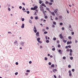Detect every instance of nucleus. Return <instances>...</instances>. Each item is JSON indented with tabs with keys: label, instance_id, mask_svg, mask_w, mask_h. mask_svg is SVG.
<instances>
[{
	"label": "nucleus",
	"instance_id": "1",
	"mask_svg": "<svg viewBox=\"0 0 78 78\" xmlns=\"http://www.w3.org/2000/svg\"><path fill=\"white\" fill-rule=\"evenodd\" d=\"M34 33H36L37 32V30H36V26H34Z\"/></svg>",
	"mask_w": 78,
	"mask_h": 78
},
{
	"label": "nucleus",
	"instance_id": "2",
	"mask_svg": "<svg viewBox=\"0 0 78 78\" xmlns=\"http://www.w3.org/2000/svg\"><path fill=\"white\" fill-rule=\"evenodd\" d=\"M40 8V9L41 11H43V12H44V8H43V7L42 6H41Z\"/></svg>",
	"mask_w": 78,
	"mask_h": 78
},
{
	"label": "nucleus",
	"instance_id": "3",
	"mask_svg": "<svg viewBox=\"0 0 78 78\" xmlns=\"http://www.w3.org/2000/svg\"><path fill=\"white\" fill-rule=\"evenodd\" d=\"M59 36L60 39H63L64 38L63 37V36L62 35V34H60Z\"/></svg>",
	"mask_w": 78,
	"mask_h": 78
},
{
	"label": "nucleus",
	"instance_id": "4",
	"mask_svg": "<svg viewBox=\"0 0 78 78\" xmlns=\"http://www.w3.org/2000/svg\"><path fill=\"white\" fill-rule=\"evenodd\" d=\"M69 76H72V73H71V71L69 70Z\"/></svg>",
	"mask_w": 78,
	"mask_h": 78
},
{
	"label": "nucleus",
	"instance_id": "5",
	"mask_svg": "<svg viewBox=\"0 0 78 78\" xmlns=\"http://www.w3.org/2000/svg\"><path fill=\"white\" fill-rule=\"evenodd\" d=\"M36 36H37V37L39 36V32H37L36 34Z\"/></svg>",
	"mask_w": 78,
	"mask_h": 78
},
{
	"label": "nucleus",
	"instance_id": "6",
	"mask_svg": "<svg viewBox=\"0 0 78 78\" xmlns=\"http://www.w3.org/2000/svg\"><path fill=\"white\" fill-rule=\"evenodd\" d=\"M72 44V41H70V42L68 41L67 43V44L68 45H69V44Z\"/></svg>",
	"mask_w": 78,
	"mask_h": 78
},
{
	"label": "nucleus",
	"instance_id": "7",
	"mask_svg": "<svg viewBox=\"0 0 78 78\" xmlns=\"http://www.w3.org/2000/svg\"><path fill=\"white\" fill-rule=\"evenodd\" d=\"M37 8H38L37 7V6H35L34 7V10H35V9H37Z\"/></svg>",
	"mask_w": 78,
	"mask_h": 78
},
{
	"label": "nucleus",
	"instance_id": "8",
	"mask_svg": "<svg viewBox=\"0 0 78 78\" xmlns=\"http://www.w3.org/2000/svg\"><path fill=\"white\" fill-rule=\"evenodd\" d=\"M41 6H44V7H46V5H45V4L44 3H42L41 5Z\"/></svg>",
	"mask_w": 78,
	"mask_h": 78
},
{
	"label": "nucleus",
	"instance_id": "9",
	"mask_svg": "<svg viewBox=\"0 0 78 78\" xmlns=\"http://www.w3.org/2000/svg\"><path fill=\"white\" fill-rule=\"evenodd\" d=\"M24 26H25V24H24L23 23L21 26L22 28H24Z\"/></svg>",
	"mask_w": 78,
	"mask_h": 78
},
{
	"label": "nucleus",
	"instance_id": "10",
	"mask_svg": "<svg viewBox=\"0 0 78 78\" xmlns=\"http://www.w3.org/2000/svg\"><path fill=\"white\" fill-rule=\"evenodd\" d=\"M53 72L54 73H55V72H57V69H53Z\"/></svg>",
	"mask_w": 78,
	"mask_h": 78
},
{
	"label": "nucleus",
	"instance_id": "11",
	"mask_svg": "<svg viewBox=\"0 0 78 78\" xmlns=\"http://www.w3.org/2000/svg\"><path fill=\"white\" fill-rule=\"evenodd\" d=\"M51 14H52V15H53V16H55V13H54V12H51Z\"/></svg>",
	"mask_w": 78,
	"mask_h": 78
},
{
	"label": "nucleus",
	"instance_id": "12",
	"mask_svg": "<svg viewBox=\"0 0 78 78\" xmlns=\"http://www.w3.org/2000/svg\"><path fill=\"white\" fill-rule=\"evenodd\" d=\"M54 12H55V14H57V13H58V12H57V11H55V10H54Z\"/></svg>",
	"mask_w": 78,
	"mask_h": 78
},
{
	"label": "nucleus",
	"instance_id": "13",
	"mask_svg": "<svg viewBox=\"0 0 78 78\" xmlns=\"http://www.w3.org/2000/svg\"><path fill=\"white\" fill-rule=\"evenodd\" d=\"M48 4L49 5H53V3L51 2H49Z\"/></svg>",
	"mask_w": 78,
	"mask_h": 78
},
{
	"label": "nucleus",
	"instance_id": "14",
	"mask_svg": "<svg viewBox=\"0 0 78 78\" xmlns=\"http://www.w3.org/2000/svg\"><path fill=\"white\" fill-rule=\"evenodd\" d=\"M68 39H69L71 40L72 39V37H71V36H69L68 37Z\"/></svg>",
	"mask_w": 78,
	"mask_h": 78
},
{
	"label": "nucleus",
	"instance_id": "15",
	"mask_svg": "<svg viewBox=\"0 0 78 78\" xmlns=\"http://www.w3.org/2000/svg\"><path fill=\"white\" fill-rule=\"evenodd\" d=\"M40 39H41V38H40V37H38L37 39V41H39V40H40Z\"/></svg>",
	"mask_w": 78,
	"mask_h": 78
},
{
	"label": "nucleus",
	"instance_id": "16",
	"mask_svg": "<svg viewBox=\"0 0 78 78\" xmlns=\"http://www.w3.org/2000/svg\"><path fill=\"white\" fill-rule=\"evenodd\" d=\"M25 44V42H22L21 43L22 45L23 46V44Z\"/></svg>",
	"mask_w": 78,
	"mask_h": 78
},
{
	"label": "nucleus",
	"instance_id": "17",
	"mask_svg": "<svg viewBox=\"0 0 78 78\" xmlns=\"http://www.w3.org/2000/svg\"><path fill=\"white\" fill-rule=\"evenodd\" d=\"M66 42H67V41L63 40V42H64V43H66Z\"/></svg>",
	"mask_w": 78,
	"mask_h": 78
},
{
	"label": "nucleus",
	"instance_id": "18",
	"mask_svg": "<svg viewBox=\"0 0 78 78\" xmlns=\"http://www.w3.org/2000/svg\"><path fill=\"white\" fill-rule=\"evenodd\" d=\"M51 67H55V65H52L51 66Z\"/></svg>",
	"mask_w": 78,
	"mask_h": 78
},
{
	"label": "nucleus",
	"instance_id": "19",
	"mask_svg": "<svg viewBox=\"0 0 78 78\" xmlns=\"http://www.w3.org/2000/svg\"><path fill=\"white\" fill-rule=\"evenodd\" d=\"M53 24H54V25H56V23L55 22H53Z\"/></svg>",
	"mask_w": 78,
	"mask_h": 78
},
{
	"label": "nucleus",
	"instance_id": "20",
	"mask_svg": "<svg viewBox=\"0 0 78 78\" xmlns=\"http://www.w3.org/2000/svg\"><path fill=\"white\" fill-rule=\"evenodd\" d=\"M17 41H16L14 42V44H17Z\"/></svg>",
	"mask_w": 78,
	"mask_h": 78
},
{
	"label": "nucleus",
	"instance_id": "21",
	"mask_svg": "<svg viewBox=\"0 0 78 78\" xmlns=\"http://www.w3.org/2000/svg\"><path fill=\"white\" fill-rule=\"evenodd\" d=\"M52 51H55V48H53L52 49Z\"/></svg>",
	"mask_w": 78,
	"mask_h": 78
},
{
	"label": "nucleus",
	"instance_id": "22",
	"mask_svg": "<svg viewBox=\"0 0 78 78\" xmlns=\"http://www.w3.org/2000/svg\"><path fill=\"white\" fill-rule=\"evenodd\" d=\"M38 42H39L40 44H41V43H42V42L41 41H38Z\"/></svg>",
	"mask_w": 78,
	"mask_h": 78
},
{
	"label": "nucleus",
	"instance_id": "23",
	"mask_svg": "<svg viewBox=\"0 0 78 78\" xmlns=\"http://www.w3.org/2000/svg\"><path fill=\"white\" fill-rule=\"evenodd\" d=\"M48 59V58L47 57H45L44 58V59H45V61H47Z\"/></svg>",
	"mask_w": 78,
	"mask_h": 78
},
{
	"label": "nucleus",
	"instance_id": "24",
	"mask_svg": "<svg viewBox=\"0 0 78 78\" xmlns=\"http://www.w3.org/2000/svg\"><path fill=\"white\" fill-rule=\"evenodd\" d=\"M69 28H72V27L71 26V25L70 24L69 25Z\"/></svg>",
	"mask_w": 78,
	"mask_h": 78
},
{
	"label": "nucleus",
	"instance_id": "25",
	"mask_svg": "<svg viewBox=\"0 0 78 78\" xmlns=\"http://www.w3.org/2000/svg\"><path fill=\"white\" fill-rule=\"evenodd\" d=\"M49 2H48V1H46L45 2V4H49Z\"/></svg>",
	"mask_w": 78,
	"mask_h": 78
},
{
	"label": "nucleus",
	"instance_id": "26",
	"mask_svg": "<svg viewBox=\"0 0 78 78\" xmlns=\"http://www.w3.org/2000/svg\"><path fill=\"white\" fill-rule=\"evenodd\" d=\"M29 22L30 23H32V21L30 20H29Z\"/></svg>",
	"mask_w": 78,
	"mask_h": 78
},
{
	"label": "nucleus",
	"instance_id": "27",
	"mask_svg": "<svg viewBox=\"0 0 78 78\" xmlns=\"http://www.w3.org/2000/svg\"><path fill=\"white\" fill-rule=\"evenodd\" d=\"M53 39L54 41H56V37L54 38Z\"/></svg>",
	"mask_w": 78,
	"mask_h": 78
},
{
	"label": "nucleus",
	"instance_id": "28",
	"mask_svg": "<svg viewBox=\"0 0 78 78\" xmlns=\"http://www.w3.org/2000/svg\"><path fill=\"white\" fill-rule=\"evenodd\" d=\"M58 48H60V47H61V45H60V44H59L58 45Z\"/></svg>",
	"mask_w": 78,
	"mask_h": 78
},
{
	"label": "nucleus",
	"instance_id": "29",
	"mask_svg": "<svg viewBox=\"0 0 78 78\" xmlns=\"http://www.w3.org/2000/svg\"><path fill=\"white\" fill-rule=\"evenodd\" d=\"M58 51L59 53H61V49H59L58 50Z\"/></svg>",
	"mask_w": 78,
	"mask_h": 78
},
{
	"label": "nucleus",
	"instance_id": "30",
	"mask_svg": "<svg viewBox=\"0 0 78 78\" xmlns=\"http://www.w3.org/2000/svg\"><path fill=\"white\" fill-rule=\"evenodd\" d=\"M69 51L70 52H73V51H72V49H70Z\"/></svg>",
	"mask_w": 78,
	"mask_h": 78
},
{
	"label": "nucleus",
	"instance_id": "31",
	"mask_svg": "<svg viewBox=\"0 0 78 78\" xmlns=\"http://www.w3.org/2000/svg\"><path fill=\"white\" fill-rule=\"evenodd\" d=\"M48 64L49 65V66H50V65H51V62H49L48 63Z\"/></svg>",
	"mask_w": 78,
	"mask_h": 78
},
{
	"label": "nucleus",
	"instance_id": "32",
	"mask_svg": "<svg viewBox=\"0 0 78 78\" xmlns=\"http://www.w3.org/2000/svg\"><path fill=\"white\" fill-rule=\"evenodd\" d=\"M35 19H36V20H37V19H38V18L37 17H36L35 18Z\"/></svg>",
	"mask_w": 78,
	"mask_h": 78
},
{
	"label": "nucleus",
	"instance_id": "33",
	"mask_svg": "<svg viewBox=\"0 0 78 78\" xmlns=\"http://www.w3.org/2000/svg\"><path fill=\"white\" fill-rule=\"evenodd\" d=\"M69 53H70L69 55L70 56H72V53L70 52Z\"/></svg>",
	"mask_w": 78,
	"mask_h": 78
},
{
	"label": "nucleus",
	"instance_id": "34",
	"mask_svg": "<svg viewBox=\"0 0 78 78\" xmlns=\"http://www.w3.org/2000/svg\"><path fill=\"white\" fill-rule=\"evenodd\" d=\"M44 18H45V19H47V18H48V17L47 16H45Z\"/></svg>",
	"mask_w": 78,
	"mask_h": 78
},
{
	"label": "nucleus",
	"instance_id": "35",
	"mask_svg": "<svg viewBox=\"0 0 78 78\" xmlns=\"http://www.w3.org/2000/svg\"><path fill=\"white\" fill-rule=\"evenodd\" d=\"M22 9L23 10V11H25V9L24 7H23Z\"/></svg>",
	"mask_w": 78,
	"mask_h": 78
},
{
	"label": "nucleus",
	"instance_id": "36",
	"mask_svg": "<svg viewBox=\"0 0 78 78\" xmlns=\"http://www.w3.org/2000/svg\"><path fill=\"white\" fill-rule=\"evenodd\" d=\"M72 72H74L75 71V69H72Z\"/></svg>",
	"mask_w": 78,
	"mask_h": 78
},
{
	"label": "nucleus",
	"instance_id": "37",
	"mask_svg": "<svg viewBox=\"0 0 78 78\" xmlns=\"http://www.w3.org/2000/svg\"><path fill=\"white\" fill-rule=\"evenodd\" d=\"M66 57L64 56L63 57V59H66Z\"/></svg>",
	"mask_w": 78,
	"mask_h": 78
},
{
	"label": "nucleus",
	"instance_id": "38",
	"mask_svg": "<svg viewBox=\"0 0 78 78\" xmlns=\"http://www.w3.org/2000/svg\"><path fill=\"white\" fill-rule=\"evenodd\" d=\"M30 70H27V72H30Z\"/></svg>",
	"mask_w": 78,
	"mask_h": 78
},
{
	"label": "nucleus",
	"instance_id": "39",
	"mask_svg": "<svg viewBox=\"0 0 78 78\" xmlns=\"http://www.w3.org/2000/svg\"><path fill=\"white\" fill-rule=\"evenodd\" d=\"M52 27H53V28H55V25L53 24L52 25Z\"/></svg>",
	"mask_w": 78,
	"mask_h": 78
},
{
	"label": "nucleus",
	"instance_id": "40",
	"mask_svg": "<svg viewBox=\"0 0 78 78\" xmlns=\"http://www.w3.org/2000/svg\"><path fill=\"white\" fill-rule=\"evenodd\" d=\"M73 57H71L70 58V59L71 60H72L73 59Z\"/></svg>",
	"mask_w": 78,
	"mask_h": 78
},
{
	"label": "nucleus",
	"instance_id": "41",
	"mask_svg": "<svg viewBox=\"0 0 78 78\" xmlns=\"http://www.w3.org/2000/svg\"><path fill=\"white\" fill-rule=\"evenodd\" d=\"M46 42H47V43H48V42H49V40H46Z\"/></svg>",
	"mask_w": 78,
	"mask_h": 78
},
{
	"label": "nucleus",
	"instance_id": "42",
	"mask_svg": "<svg viewBox=\"0 0 78 78\" xmlns=\"http://www.w3.org/2000/svg\"><path fill=\"white\" fill-rule=\"evenodd\" d=\"M24 20H25V19H24V18H22V21H24Z\"/></svg>",
	"mask_w": 78,
	"mask_h": 78
},
{
	"label": "nucleus",
	"instance_id": "43",
	"mask_svg": "<svg viewBox=\"0 0 78 78\" xmlns=\"http://www.w3.org/2000/svg\"><path fill=\"white\" fill-rule=\"evenodd\" d=\"M68 67L69 68H70L71 67V66L70 65H68Z\"/></svg>",
	"mask_w": 78,
	"mask_h": 78
},
{
	"label": "nucleus",
	"instance_id": "44",
	"mask_svg": "<svg viewBox=\"0 0 78 78\" xmlns=\"http://www.w3.org/2000/svg\"><path fill=\"white\" fill-rule=\"evenodd\" d=\"M44 34H47V31H45L44 32Z\"/></svg>",
	"mask_w": 78,
	"mask_h": 78
},
{
	"label": "nucleus",
	"instance_id": "45",
	"mask_svg": "<svg viewBox=\"0 0 78 78\" xmlns=\"http://www.w3.org/2000/svg\"><path fill=\"white\" fill-rule=\"evenodd\" d=\"M55 10V11H57V12H58V9H55V10Z\"/></svg>",
	"mask_w": 78,
	"mask_h": 78
},
{
	"label": "nucleus",
	"instance_id": "46",
	"mask_svg": "<svg viewBox=\"0 0 78 78\" xmlns=\"http://www.w3.org/2000/svg\"><path fill=\"white\" fill-rule=\"evenodd\" d=\"M18 74V72H16L15 73V75H17Z\"/></svg>",
	"mask_w": 78,
	"mask_h": 78
},
{
	"label": "nucleus",
	"instance_id": "47",
	"mask_svg": "<svg viewBox=\"0 0 78 78\" xmlns=\"http://www.w3.org/2000/svg\"><path fill=\"white\" fill-rule=\"evenodd\" d=\"M63 24L62 23H60V25L61 26H62Z\"/></svg>",
	"mask_w": 78,
	"mask_h": 78
},
{
	"label": "nucleus",
	"instance_id": "48",
	"mask_svg": "<svg viewBox=\"0 0 78 78\" xmlns=\"http://www.w3.org/2000/svg\"><path fill=\"white\" fill-rule=\"evenodd\" d=\"M31 10H34V8H31Z\"/></svg>",
	"mask_w": 78,
	"mask_h": 78
},
{
	"label": "nucleus",
	"instance_id": "49",
	"mask_svg": "<svg viewBox=\"0 0 78 78\" xmlns=\"http://www.w3.org/2000/svg\"><path fill=\"white\" fill-rule=\"evenodd\" d=\"M71 34L72 35H73V34H74V32H72L71 33Z\"/></svg>",
	"mask_w": 78,
	"mask_h": 78
},
{
	"label": "nucleus",
	"instance_id": "50",
	"mask_svg": "<svg viewBox=\"0 0 78 78\" xmlns=\"http://www.w3.org/2000/svg\"><path fill=\"white\" fill-rule=\"evenodd\" d=\"M27 14H30V12L29 11H27Z\"/></svg>",
	"mask_w": 78,
	"mask_h": 78
},
{
	"label": "nucleus",
	"instance_id": "51",
	"mask_svg": "<svg viewBox=\"0 0 78 78\" xmlns=\"http://www.w3.org/2000/svg\"><path fill=\"white\" fill-rule=\"evenodd\" d=\"M22 5H24V6L25 5V3L23 2L22 3Z\"/></svg>",
	"mask_w": 78,
	"mask_h": 78
},
{
	"label": "nucleus",
	"instance_id": "52",
	"mask_svg": "<svg viewBox=\"0 0 78 78\" xmlns=\"http://www.w3.org/2000/svg\"><path fill=\"white\" fill-rule=\"evenodd\" d=\"M69 49H67V50H66V51H68V52H69Z\"/></svg>",
	"mask_w": 78,
	"mask_h": 78
},
{
	"label": "nucleus",
	"instance_id": "53",
	"mask_svg": "<svg viewBox=\"0 0 78 78\" xmlns=\"http://www.w3.org/2000/svg\"><path fill=\"white\" fill-rule=\"evenodd\" d=\"M58 20V17H56V18H55V20Z\"/></svg>",
	"mask_w": 78,
	"mask_h": 78
},
{
	"label": "nucleus",
	"instance_id": "54",
	"mask_svg": "<svg viewBox=\"0 0 78 78\" xmlns=\"http://www.w3.org/2000/svg\"><path fill=\"white\" fill-rule=\"evenodd\" d=\"M67 12L68 14H69V11L67 10V9H66Z\"/></svg>",
	"mask_w": 78,
	"mask_h": 78
},
{
	"label": "nucleus",
	"instance_id": "55",
	"mask_svg": "<svg viewBox=\"0 0 78 78\" xmlns=\"http://www.w3.org/2000/svg\"><path fill=\"white\" fill-rule=\"evenodd\" d=\"M30 19H33V16H31Z\"/></svg>",
	"mask_w": 78,
	"mask_h": 78
},
{
	"label": "nucleus",
	"instance_id": "56",
	"mask_svg": "<svg viewBox=\"0 0 78 78\" xmlns=\"http://www.w3.org/2000/svg\"><path fill=\"white\" fill-rule=\"evenodd\" d=\"M68 47H69V48H71V46L70 45H69L68 46Z\"/></svg>",
	"mask_w": 78,
	"mask_h": 78
},
{
	"label": "nucleus",
	"instance_id": "57",
	"mask_svg": "<svg viewBox=\"0 0 78 78\" xmlns=\"http://www.w3.org/2000/svg\"><path fill=\"white\" fill-rule=\"evenodd\" d=\"M46 30H48V29H49V28H48V27H46Z\"/></svg>",
	"mask_w": 78,
	"mask_h": 78
},
{
	"label": "nucleus",
	"instance_id": "58",
	"mask_svg": "<svg viewBox=\"0 0 78 78\" xmlns=\"http://www.w3.org/2000/svg\"><path fill=\"white\" fill-rule=\"evenodd\" d=\"M54 78H56V76H55V75H54Z\"/></svg>",
	"mask_w": 78,
	"mask_h": 78
},
{
	"label": "nucleus",
	"instance_id": "59",
	"mask_svg": "<svg viewBox=\"0 0 78 78\" xmlns=\"http://www.w3.org/2000/svg\"><path fill=\"white\" fill-rule=\"evenodd\" d=\"M22 7L21 6H20L19 7V8H20V9H22Z\"/></svg>",
	"mask_w": 78,
	"mask_h": 78
},
{
	"label": "nucleus",
	"instance_id": "60",
	"mask_svg": "<svg viewBox=\"0 0 78 78\" xmlns=\"http://www.w3.org/2000/svg\"><path fill=\"white\" fill-rule=\"evenodd\" d=\"M46 9L47 10V11H48V10H49V9L48 8H46Z\"/></svg>",
	"mask_w": 78,
	"mask_h": 78
},
{
	"label": "nucleus",
	"instance_id": "61",
	"mask_svg": "<svg viewBox=\"0 0 78 78\" xmlns=\"http://www.w3.org/2000/svg\"><path fill=\"white\" fill-rule=\"evenodd\" d=\"M62 30H64V27H62Z\"/></svg>",
	"mask_w": 78,
	"mask_h": 78
},
{
	"label": "nucleus",
	"instance_id": "62",
	"mask_svg": "<svg viewBox=\"0 0 78 78\" xmlns=\"http://www.w3.org/2000/svg\"><path fill=\"white\" fill-rule=\"evenodd\" d=\"M50 2H53V0H51Z\"/></svg>",
	"mask_w": 78,
	"mask_h": 78
},
{
	"label": "nucleus",
	"instance_id": "63",
	"mask_svg": "<svg viewBox=\"0 0 78 78\" xmlns=\"http://www.w3.org/2000/svg\"><path fill=\"white\" fill-rule=\"evenodd\" d=\"M16 65H18V62H16Z\"/></svg>",
	"mask_w": 78,
	"mask_h": 78
},
{
	"label": "nucleus",
	"instance_id": "64",
	"mask_svg": "<svg viewBox=\"0 0 78 78\" xmlns=\"http://www.w3.org/2000/svg\"><path fill=\"white\" fill-rule=\"evenodd\" d=\"M39 3L40 4H41V3H42V1H40Z\"/></svg>",
	"mask_w": 78,
	"mask_h": 78
}]
</instances>
